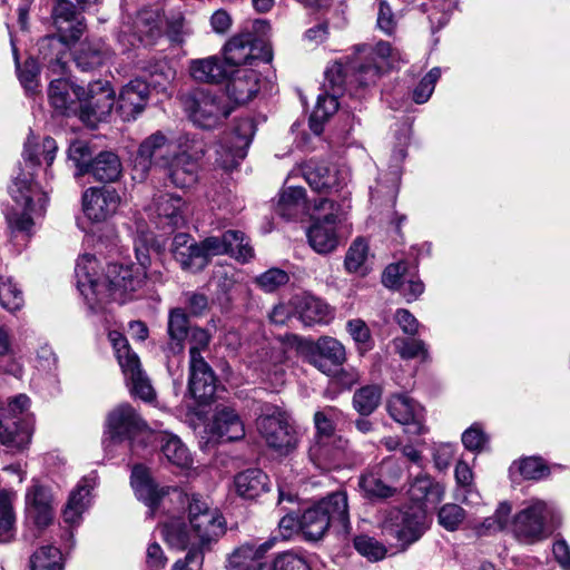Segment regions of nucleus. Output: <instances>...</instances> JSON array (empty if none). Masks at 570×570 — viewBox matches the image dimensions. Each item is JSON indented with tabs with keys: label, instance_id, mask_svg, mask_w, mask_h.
Here are the masks:
<instances>
[{
	"label": "nucleus",
	"instance_id": "nucleus-29",
	"mask_svg": "<svg viewBox=\"0 0 570 570\" xmlns=\"http://www.w3.org/2000/svg\"><path fill=\"white\" fill-rule=\"evenodd\" d=\"M112 57L110 47L102 39H86L73 51V61L82 71H92L106 65Z\"/></svg>",
	"mask_w": 570,
	"mask_h": 570
},
{
	"label": "nucleus",
	"instance_id": "nucleus-18",
	"mask_svg": "<svg viewBox=\"0 0 570 570\" xmlns=\"http://www.w3.org/2000/svg\"><path fill=\"white\" fill-rule=\"evenodd\" d=\"M120 204V196L114 188L90 187L82 195L85 215L92 222H104L112 216Z\"/></svg>",
	"mask_w": 570,
	"mask_h": 570
},
{
	"label": "nucleus",
	"instance_id": "nucleus-44",
	"mask_svg": "<svg viewBox=\"0 0 570 570\" xmlns=\"http://www.w3.org/2000/svg\"><path fill=\"white\" fill-rule=\"evenodd\" d=\"M126 383L132 395L149 402L155 399V391L146 373L141 368L140 360L121 368Z\"/></svg>",
	"mask_w": 570,
	"mask_h": 570
},
{
	"label": "nucleus",
	"instance_id": "nucleus-9",
	"mask_svg": "<svg viewBox=\"0 0 570 570\" xmlns=\"http://www.w3.org/2000/svg\"><path fill=\"white\" fill-rule=\"evenodd\" d=\"M354 454L350 440L344 435L311 439L307 450L308 460L322 471L346 466Z\"/></svg>",
	"mask_w": 570,
	"mask_h": 570
},
{
	"label": "nucleus",
	"instance_id": "nucleus-22",
	"mask_svg": "<svg viewBox=\"0 0 570 570\" xmlns=\"http://www.w3.org/2000/svg\"><path fill=\"white\" fill-rule=\"evenodd\" d=\"M161 169L176 188H190L198 181V163L186 151L175 153Z\"/></svg>",
	"mask_w": 570,
	"mask_h": 570
},
{
	"label": "nucleus",
	"instance_id": "nucleus-24",
	"mask_svg": "<svg viewBox=\"0 0 570 570\" xmlns=\"http://www.w3.org/2000/svg\"><path fill=\"white\" fill-rule=\"evenodd\" d=\"M150 209L160 225L170 228L184 226L188 214V207L183 198L167 193L155 196Z\"/></svg>",
	"mask_w": 570,
	"mask_h": 570
},
{
	"label": "nucleus",
	"instance_id": "nucleus-3",
	"mask_svg": "<svg viewBox=\"0 0 570 570\" xmlns=\"http://www.w3.org/2000/svg\"><path fill=\"white\" fill-rule=\"evenodd\" d=\"M173 495L186 507L191 533L198 540L196 548L203 551L209 549L225 533L226 522L223 514L199 494L174 489Z\"/></svg>",
	"mask_w": 570,
	"mask_h": 570
},
{
	"label": "nucleus",
	"instance_id": "nucleus-5",
	"mask_svg": "<svg viewBox=\"0 0 570 570\" xmlns=\"http://www.w3.org/2000/svg\"><path fill=\"white\" fill-rule=\"evenodd\" d=\"M184 111L189 120L202 129H214L222 125L233 108L224 94L194 89L180 97Z\"/></svg>",
	"mask_w": 570,
	"mask_h": 570
},
{
	"label": "nucleus",
	"instance_id": "nucleus-55",
	"mask_svg": "<svg viewBox=\"0 0 570 570\" xmlns=\"http://www.w3.org/2000/svg\"><path fill=\"white\" fill-rule=\"evenodd\" d=\"M161 534L167 544L177 550H185L190 543V533L184 522L173 519L161 528Z\"/></svg>",
	"mask_w": 570,
	"mask_h": 570
},
{
	"label": "nucleus",
	"instance_id": "nucleus-2",
	"mask_svg": "<svg viewBox=\"0 0 570 570\" xmlns=\"http://www.w3.org/2000/svg\"><path fill=\"white\" fill-rule=\"evenodd\" d=\"M331 525L344 533L350 530L347 494L344 491L328 494L307 508L299 518V530L311 541L322 539Z\"/></svg>",
	"mask_w": 570,
	"mask_h": 570
},
{
	"label": "nucleus",
	"instance_id": "nucleus-12",
	"mask_svg": "<svg viewBox=\"0 0 570 570\" xmlns=\"http://www.w3.org/2000/svg\"><path fill=\"white\" fill-rule=\"evenodd\" d=\"M29 402L27 395L20 394L8 405V412L12 417H6L0 413V443L10 451H21L30 442L32 433L30 426L17 417L29 406Z\"/></svg>",
	"mask_w": 570,
	"mask_h": 570
},
{
	"label": "nucleus",
	"instance_id": "nucleus-39",
	"mask_svg": "<svg viewBox=\"0 0 570 570\" xmlns=\"http://www.w3.org/2000/svg\"><path fill=\"white\" fill-rule=\"evenodd\" d=\"M75 87L63 78L51 80L48 88V98L56 111L68 115L76 112L78 109L77 98L73 95Z\"/></svg>",
	"mask_w": 570,
	"mask_h": 570
},
{
	"label": "nucleus",
	"instance_id": "nucleus-33",
	"mask_svg": "<svg viewBox=\"0 0 570 570\" xmlns=\"http://www.w3.org/2000/svg\"><path fill=\"white\" fill-rule=\"evenodd\" d=\"M189 318L183 308H173L168 315L167 334L169 341L164 351L169 355L181 354L185 350V340L190 331Z\"/></svg>",
	"mask_w": 570,
	"mask_h": 570
},
{
	"label": "nucleus",
	"instance_id": "nucleus-47",
	"mask_svg": "<svg viewBox=\"0 0 570 570\" xmlns=\"http://www.w3.org/2000/svg\"><path fill=\"white\" fill-rule=\"evenodd\" d=\"M358 487L364 497L370 500H386L399 493L397 487L389 484L375 471L362 474L358 480Z\"/></svg>",
	"mask_w": 570,
	"mask_h": 570
},
{
	"label": "nucleus",
	"instance_id": "nucleus-19",
	"mask_svg": "<svg viewBox=\"0 0 570 570\" xmlns=\"http://www.w3.org/2000/svg\"><path fill=\"white\" fill-rule=\"evenodd\" d=\"M26 513L39 530L50 525L55 518L51 490L41 484L31 485L26 493Z\"/></svg>",
	"mask_w": 570,
	"mask_h": 570
},
{
	"label": "nucleus",
	"instance_id": "nucleus-16",
	"mask_svg": "<svg viewBox=\"0 0 570 570\" xmlns=\"http://www.w3.org/2000/svg\"><path fill=\"white\" fill-rule=\"evenodd\" d=\"M224 61L234 71L239 66L252 65L257 59L268 61L271 56L262 53L257 46V38L250 31L239 32L233 36L223 48Z\"/></svg>",
	"mask_w": 570,
	"mask_h": 570
},
{
	"label": "nucleus",
	"instance_id": "nucleus-59",
	"mask_svg": "<svg viewBox=\"0 0 570 570\" xmlns=\"http://www.w3.org/2000/svg\"><path fill=\"white\" fill-rule=\"evenodd\" d=\"M108 337L121 368L139 360L138 355L131 351L127 338L120 332L111 331Z\"/></svg>",
	"mask_w": 570,
	"mask_h": 570
},
{
	"label": "nucleus",
	"instance_id": "nucleus-62",
	"mask_svg": "<svg viewBox=\"0 0 570 570\" xmlns=\"http://www.w3.org/2000/svg\"><path fill=\"white\" fill-rule=\"evenodd\" d=\"M356 551L371 561H379L386 554L385 547L376 539L368 535H358L354 539Z\"/></svg>",
	"mask_w": 570,
	"mask_h": 570
},
{
	"label": "nucleus",
	"instance_id": "nucleus-37",
	"mask_svg": "<svg viewBox=\"0 0 570 570\" xmlns=\"http://www.w3.org/2000/svg\"><path fill=\"white\" fill-rule=\"evenodd\" d=\"M236 492L239 497L254 500L269 490V480L261 469H247L235 476Z\"/></svg>",
	"mask_w": 570,
	"mask_h": 570
},
{
	"label": "nucleus",
	"instance_id": "nucleus-17",
	"mask_svg": "<svg viewBox=\"0 0 570 570\" xmlns=\"http://www.w3.org/2000/svg\"><path fill=\"white\" fill-rule=\"evenodd\" d=\"M302 174L309 187L317 193H332L346 185L347 175L335 165L309 160L302 167Z\"/></svg>",
	"mask_w": 570,
	"mask_h": 570
},
{
	"label": "nucleus",
	"instance_id": "nucleus-40",
	"mask_svg": "<svg viewBox=\"0 0 570 570\" xmlns=\"http://www.w3.org/2000/svg\"><path fill=\"white\" fill-rule=\"evenodd\" d=\"M255 132L256 125L254 119L240 118L236 121L233 130V141L230 147L232 160L228 166H233L245 158ZM225 166L227 167V165Z\"/></svg>",
	"mask_w": 570,
	"mask_h": 570
},
{
	"label": "nucleus",
	"instance_id": "nucleus-60",
	"mask_svg": "<svg viewBox=\"0 0 570 570\" xmlns=\"http://www.w3.org/2000/svg\"><path fill=\"white\" fill-rule=\"evenodd\" d=\"M258 570H311L306 560L293 552L277 556L272 566L259 564Z\"/></svg>",
	"mask_w": 570,
	"mask_h": 570
},
{
	"label": "nucleus",
	"instance_id": "nucleus-6",
	"mask_svg": "<svg viewBox=\"0 0 570 570\" xmlns=\"http://www.w3.org/2000/svg\"><path fill=\"white\" fill-rule=\"evenodd\" d=\"M318 217L313 219L307 229V239L311 247L318 254L326 255L334 252L338 246V235L336 232L340 222L341 206L328 198H320L314 204Z\"/></svg>",
	"mask_w": 570,
	"mask_h": 570
},
{
	"label": "nucleus",
	"instance_id": "nucleus-57",
	"mask_svg": "<svg viewBox=\"0 0 570 570\" xmlns=\"http://www.w3.org/2000/svg\"><path fill=\"white\" fill-rule=\"evenodd\" d=\"M456 483L461 487L459 494L461 501L465 504L479 502L480 495L472 490L473 472L464 461H459L454 471Z\"/></svg>",
	"mask_w": 570,
	"mask_h": 570
},
{
	"label": "nucleus",
	"instance_id": "nucleus-51",
	"mask_svg": "<svg viewBox=\"0 0 570 570\" xmlns=\"http://www.w3.org/2000/svg\"><path fill=\"white\" fill-rule=\"evenodd\" d=\"M160 451L167 461L176 466L185 468L190 463L188 449L180 439L173 434H163L159 438Z\"/></svg>",
	"mask_w": 570,
	"mask_h": 570
},
{
	"label": "nucleus",
	"instance_id": "nucleus-42",
	"mask_svg": "<svg viewBox=\"0 0 570 570\" xmlns=\"http://www.w3.org/2000/svg\"><path fill=\"white\" fill-rule=\"evenodd\" d=\"M95 487V481L91 478H83L77 488L70 493L67 505L63 510V519L68 523H75L79 520L82 512L87 509L89 503L90 491Z\"/></svg>",
	"mask_w": 570,
	"mask_h": 570
},
{
	"label": "nucleus",
	"instance_id": "nucleus-20",
	"mask_svg": "<svg viewBox=\"0 0 570 570\" xmlns=\"http://www.w3.org/2000/svg\"><path fill=\"white\" fill-rule=\"evenodd\" d=\"M175 153L174 144L169 138L161 131H156L139 145L136 166L144 173L153 165L161 168Z\"/></svg>",
	"mask_w": 570,
	"mask_h": 570
},
{
	"label": "nucleus",
	"instance_id": "nucleus-1",
	"mask_svg": "<svg viewBox=\"0 0 570 570\" xmlns=\"http://www.w3.org/2000/svg\"><path fill=\"white\" fill-rule=\"evenodd\" d=\"M94 255L85 254L77 261V286L91 311H98L110 302L125 303L145 283V273L132 266L109 264L102 275Z\"/></svg>",
	"mask_w": 570,
	"mask_h": 570
},
{
	"label": "nucleus",
	"instance_id": "nucleus-11",
	"mask_svg": "<svg viewBox=\"0 0 570 570\" xmlns=\"http://www.w3.org/2000/svg\"><path fill=\"white\" fill-rule=\"evenodd\" d=\"M547 515V504L540 500L533 501L513 517L510 524L513 537L524 544H533L544 540L548 537L546 529Z\"/></svg>",
	"mask_w": 570,
	"mask_h": 570
},
{
	"label": "nucleus",
	"instance_id": "nucleus-34",
	"mask_svg": "<svg viewBox=\"0 0 570 570\" xmlns=\"http://www.w3.org/2000/svg\"><path fill=\"white\" fill-rule=\"evenodd\" d=\"M348 65L351 72L348 83L353 90L375 85L384 73L383 67L379 66L374 58H368L366 55L348 59Z\"/></svg>",
	"mask_w": 570,
	"mask_h": 570
},
{
	"label": "nucleus",
	"instance_id": "nucleus-14",
	"mask_svg": "<svg viewBox=\"0 0 570 570\" xmlns=\"http://www.w3.org/2000/svg\"><path fill=\"white\" fill-rule=\"evenodd\" d=\"M145 428V421L130 404H119L107 415L102 444L108 449L112 443L132 439Z\"/></svg>",
	"mask_w": 570,
	"mask_h": 570
},
{
	"label": "nucleus",
	"instance_id": "nucleus-52",
	"mask_svg": "<svg viewBox=\"0 0 570 570\" xmlns=\"http://www.w3.org/2000/svg\"><path fill=\"white\" fill-rule=\"evenodd\" d=\"M382 389L379 385H366L355 391L353 406L363 416L372 414L379 406Z\"/></svg>",
	"mask_w": 570,
	"mask_h": 570
},
{
	"label": "nucleus",
	"instance_id": "nucleus-4",
	"mask_svg": "<svg viewBox=\"0 0 570 570\" xmlns=\"http://www.w3.org/2000/svg\"><path fill=\"white\" fill-rule=\"evenodd\" d=\"M9 194L17 204V208H12L6 215L8 226L13 235L21 234L29 238L35 225L32 215L37 213V204L39 210L45 209L46 196L33 183L32 174L23 171L14 177L9 187Z\"/></svg>",
	"mask_w": 570,
	"mask_h": 570
},
{
	"label": "nucleus",
	"instance_id": "nucleus-27",
	"mask_svg": "<svg viewBox=\"0 0 570 570\" xmlns=\"http://www.w3.org/2000/svg\"><path fill=\"white\" fill-rule=\"evenodd\" d=\"M387 412L391 417L406 426L412 434H421L423 431L422 409L412 399L405 395H393L387 401Z\"/></svg>",
	"mask_w": 570,
	"mask_h": 570
},
{
	"label": "nucleus",
	"instance_id": "nucleus-10",
	"mask_svg": "<svg viewBox=\"0 0 570 570\" xmlns=\"http://www.w3.org/2000/svg\"><path fill=\"white\" fill-rule=\"evenodd\" d=\"M73 95L79 102L83 120L100 121L111 112L115 105V91L107 80L90 82L87 89L76 86Z\"/></svg>",
	"mask_w": 570,
	"mask_h": 570
},
{
	"label": "nucleus",
	"instance_id": "nucleus-43",
	"mask_svg": "<svg viewBox=\"0 0 570 570\" xmlns=\"http://www.w3.org/2000/svg\"><path fill=\"white\" fill-rule=\"evenodd\" d=\"M131 485L138 499L147 505L156 507L159 503L163 493L157 489L144 465L137 464L132 468Z\"/></svg>",
	"mask_w": 570,
	"mask_h": 570
},
{
	"label": "nucleus",
	"instance_id": "nucleus-30",
	"mask_svg": "<svg viewBox=\"0 0 570 570\" xmlns=\"http://www.w3.org/2000/svg\"><path fill=\"white\" fill-rule=\"evenodd\" d=\"M212 433L220 441H238L245 435L244 423L236 411L228 406L217 407L214 414Z\"/></svg>",
	"mask_w": 570,
	"mask_h": 570
},
{
	"label": "nucleus",
	"instance_id": "nucleus-48",
	"mask_svg": "<svg viewBox=\"0 0 570 570\" xmlns=\"http://www.w3.org/2000/svg\"><path fill=\"white\" fill-rule=\"evenodd\" d=\"M57 149V142L51 137H45L41 142L36 137H29L24 144L23 158L31 166L40 165L41 158L50 166L55 160Z\"/></svg>",
	"mask_w": 570,
	"mask_h": 570
},
{
	"label": "nucleus",
	"instance_id": "nucleus-38",
	"mask_svg": "<svg viewBox=\"0 0 570 570\" xmlns=\"http://www.w3.org/2000/svg\"><path fill=\"white\" fill-rule=\"evenodd\" d=\"M121 170V163L116 154L101 151L90 161L87 175L101 183H112L120 177Z\"/></svg>",
	"mask_w": 570,
	"mask_h": 570
},
{
	"label": "nucleus",
	"instance_id": "nucleus-49",
	"mask_svg": "<svg viewBox=\"0 0 570 570\" xmlns=\"http://www.w3.org/2000/svg\"><path fill=\"white\" fill-rule=\"evenodd\" d=\"M350 75L348 60L345 63L336 61L328 66L325 71V81L323 85L325 92L341 96L345 91H350L351 95H354L353 88L348 83Z\"/></svg>",
	"mask_w": 570,
	"mask_h": 570
},
{
	"label": "nucleus",
	"instance_id": "nucleus-58",
	"mask_svg": "<svg viewBox=\"0 0 570 570\" xmlns=\"http://www.w3.org/2000/svg\"><path fill=\"white\" fill-rule=\"evenodd\" d=\"M23 294L21 289L13 283L9 276H0V304L1 306L13 313L23 305Z\"/></svg>",
	"mask_w": 570,
	"mask_h": 570
},
{
	"label": "nucleus",
	"instance_id": "nucleus-50",
	"mask_svg": "<svg viewBox=\"0 0 570 570\" xmlns=\"http://www.w3.org/2000/svg\"><path fill=\"white\" fill-rule=\"evenodd\" d=\"M358 53H365L368 58H374L379 66L383 67V72L389 69L399 68L403 62L402 53L392 47L387 41H379L373 48L363 45L357 48Z\"/></svg>",
	"mask_w": 570,
	"mask_h": 570
},
{
	"label": "nucleus",
	"instance_id": "nucleus-53",
	"mask_svg": "<svg viewBox=\"0 0 570 570\" xmlns=\"http://www.w3.org/2000/svg\"><path fill=\"white\" fill-rule=\"evenodd\" d=\"M31 570H62V556L58 548L43 546L30 557Z\"/></svg>",
	"mask_w": 570,
	"mask_h": 570
},
{
	"label": "nucleus",
	"instance_id": "nucleus-7",
	"mask_svg": "<svg viewBox=\"0 0 570 570\" xmlns=\"http://www.w3.org/2000/svg\"><path fill=\"white\" fill-rule=\"evenodd\" d=\"M256 425L266 445L281 455H287L297 448L296 429L285 412L273 409L271 413H263L258 416Z\"/></svg>",
	"mask_w": 570,
	"mask_h": 570
},
{
	"label": "nucleus",
	"instance_id": "nucleus-31",
	"mask_svg": "<svg viewBox=\"0 0 570 570\" xmlns=\"http://www.w3.org/2000/svg\"><path fill=\"white\" fill-rule=\"evenodd\" d=\"M294 315L305 326L325 324L331 320V309L322 299L309 296H295L293 298Z\"/></svg>",
	"mask_w": 570,
	"mask_h": 570
},
{
	"label": "nucleus",
	"instance_id": "nucleus-32",
	"mask_svg": "<svg viewBox=\"0 0 570 570\" xmlns=\"http://www.w3.org/2000/svg\"><path fill=\"white\" fill-rule=\"evenodd\" d=\"M189 72L195 80L207 83L223 82L233 75L224 59L217 56L191 60Z\"/></svg>",
	"mask_w": 570,
	"mask_h": 570
},
{
	"label": "nucleus",
	"instance_id": "nucleus-64",
	"mask_svg": "<svg viewBox=\"0 0 570 570\" xmlns=\"http://www.w3.org/2000/svg\"><path fill=\"white\" fill-rule=\"evenodd\" d=\"M465 519V511L458 504L446 503L438 513L439 523L448 531H455Z\"/></svg>",
	"mask_w": 570,
	"mask_h": 570
},
{
	"label": "nucleus",
	"instance_id": "nucleus-41",
	"mask_svg": "<svg viewBox=\"0 0 570 570\" xmlns=\"http://www.w3.org/2000/svg\"><path fill=\"white\" fill-rule=\"evenodd\" d=\"M343 420V412L332 405H326L315 411L313 415L314 433L312 439H327L341 435L337 425Z\"/></svg>",
	"mask_w": 570,
	"mask_h": 570
},
{
	"label": "nucleus",
	"instance_id": "nucleus-56",
	"mask_svg": "<svg viewBox=\"0 0 570 570\" xmlns=\"http://www.w3.org/2000/svg\"><path fill=\"white\" fill-rule=\"evenodd\" d=\"M174 258L186 271L199 272L206 267V259L200 249V243L195 242V239L190 244L188 243L181 250H178Z\"/></svg>",
	"mask_w": 570,
	"mask_h": 570
},
{
	"label": "nucleus",
	"instance_id": "nucleus-26",
	"mask_svg": "<svg viewBox=\"0 0 570 570\" xmlns=\"http://www.w3.org/2000/svg\"><path fill=\"white\" fill-rule=\"evenodd\" d=\"M149 94V85L141 79H134L122 87L118 98V109L124 120H134L144 111Z\"/></svg>",
	"mask_w": 570,
	"mask_h": 570
},
{
	"label": "nucleus",
	"instance_id": "nucleus-35",
	"mask_svg": "<svg viewBox=\"0 0 570 570\" xmlns=\"http://www.w3.org/2000/svg\"><path fill=\"white\" fill-rule=\"evenodd\" d=\"M227 79V95L236 104L248 102L258 91L257 76L254 70L234 69V73L230 75Z\"/></svg>",
	"mask_w": 570,
	"mask_h": 570
},
{
	"label": "nucleus",
	"instance_id": "nucleus-63",
	"mask_svg": "<svg viewBox=\"0 0 570 570\" xmlns=\"http://www.w3.org/2000/svg\"><path fill=\"white\" fill-rule=\"evenodd\" d=\"M288 274L281 268H269L255 278V284L264 292L272 293L288 283Z\"/></svg>",
	"mask_w": 570,
	"mask_h": 570
},
{
	"label": "nucleus",
	"instance_id": "nucleus-8",
	"mask_svg": "<svg viewBox=\"0 0 570 570\" xmlns=\"http://www.w3.org/2000/svg\"><path fill=\"white\" fill-rule=\"evenodd\" d=\"M425 519V512L421 507L393 509L384 519L383 531L394 538L402 549H406L424 533Z\"/></svg>",
	"mask_w": 570,
	"mask_h": 570
},
{
	"label": "nucleus",
	"instance_id": "nucleus-54",
	"mask_svg": "<svg viewBox=\"0 0 570 570\" xmlns=\"http://www.w3.org/2000/svg\"><path fill=\"white\" fill-rule=\"evenodd\" d=\"M16 513L12 495L0 491V542H8L14 535Z\"/></svg>",
	"mask_w": 570,
	"mask_h": 570
},
{
	"label": "nucleus",
	"instance_id": "nucleus-25",
	"mask_svg": "<svg viewBox=\"0 0 570 570\" xmlns=\"http://www.w3.org/2000/svg\"><path fill=\"white\" fill-rule=\"evenodd\" d=\"M216 376L205 358L193 355L189 360L188 390L194 399L200 402L210 400L216 392Z\"/></svg>",
	"mask_w": 570,
	"mask_h": 570
},
{
	"label": "nucleus",
	"instance_id": "nucleus-36",
	"mask_svg": "<svg viewBox=\"0 0 570 570\" xmlns=\"http://www.w3.org/2000/svg\"><path fill=\"white\" fill-rule=\"evenodd\" d=\"M276 538H272L259 546L246 543L236 549L228 558L229 570H252L259 567V560L274 546Z\"/></svg>",
	"mask_w": 570,
	"mask_h": 570
},
{
	"label": "nucleus",
	"instance_id": "nucleus-15",
	"mask_svg": "<svg viewBox=\"0 0 570 570\" xmlns=\"http://www.w3.org/2000/svg\"><path fill=\"white\" fill-rule=\"evenodd\" d=\"M303 353L308 364L326 375L334 374L346 360L344 346L331 336H322L316 342H306Z\"/></svg>",
	"mask_w": 570,
	"mask_h": 570
},
{
	"label": "nucleus",
	"instance_id": "nucleus-46",
	"mask_svg": "<svg viewBox=\"0 0 570 570\" xmlns=\"http://www.w3.org/2000/svg\"><path fill=\"white\" fill-rule=\"evenodd\" d=\"M409 494L419 503L435 505L444 495V488L429 475H419L412 482Z\"/></svg>",
	"mask_w": 570,
	"mask_h": 570
},
{
	"label": "nucleus",
	"instance_id": "nucleus-21",
	"mask_svg": "<svg viewBox=\"0 0 570 570\" xmlns=\"http://www.w3.org/2000/svg\"><path fill=\"white\" fill-rule=\"evenodd\" d=\"M71 41L67 35L43 37L39 46V58L47 68L57 76H62L67 71L69 57V43Z\"/></svg>",
	"mask_w": 570,
	"mask_h": 570
},
{
	"label": "nucleus",
	"instance_id": "nucleus-23",
	"mask_svg": "<svg viewBox=\"0 0 570 570\" xmlns=\"http://www.w3.org/2000/svg\"><path fill=\"white\" fill-rule=\"evenodd\" d=\"M164 16L156 9L140 10L129 29L132 37L142 46L150 47L164 35Z\"/></svg>",
	"mask_w": 570,
	"mask_h": 570
},
{
	"label": "nucleus",
	"instance_id": "nucleus-28",
	"mask_svg": "<svg viewBox=\"0 0 570 570\" xmlns=\"http://www.w3.org/2000/svg\"><path fill=\"white\" fill-rule=\"evenodd\" d=\"M81 11L70 0H57L52 8V20L57 30L67 35L71 41L78 40L86 29Z\"/></svg>",
	"mask_w": 570,
	"mask_h": 570
},
{
	"label": "nucleus",
	"instance_id": "nucleus-13",
	"mask_svg": "<svg viewBox=\"0 0 570 570\" xmlns=\"http://www.w3.org/2000/svg\"><path fill=\"white\" fill-rule=\"evenodd\" d=\"M200 249L206 259V266L212 256L229 255L240 263H247L254 257V248L249 239L240 230L229 229L220 236H209L200 242Z\"/></svg>",
	"mask_w": 570,
	"mask_h": 570
},
{
	"label": "nucleus",
	"instance_id": "nucleus-45",
	"mask_svg": "<svg viewBox=\"0 0 570 570\" xmlns=\"http://www.w3.org/2000/svg\"><path fill=\"white\" fill-rule=\"evenodd\" d=\"M307 209L306 194L303 187H287L279 196L276 213L286 218L294 219Z\"/></svg>",
	"mask_w": 570,
	"mask_h": 570
},
{
	"label": "nucleus",
	"instance_id": "nucleus-61",
	"mask_svg": "<svg viewBox=\"0 0 570 570\" xmlns=\"http://www.w3.org/2000/svg\"><path fill=\"white\" fill-rule=\"evenodd\" d=\"M368 246L362 238L355 239L350 246L345 256V267L351 273L362 271V267L367 258Z\"/></svg>",
	"mask_w": 570,
	"mask_h": 570
}]
</instances>
